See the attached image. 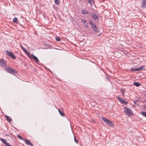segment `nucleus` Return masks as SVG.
Returning a JSON list of instances; mask_svg holds the SVG:
<instances>
[{
    "mask_svg": "<svg viewBox=\"0 0 146 146\" xmlns=\"http://www.w3.org/2000/svg\"><path fill=\"white\" fill-rule=\"evenodd\" d=\"M81 22L84 23H86V21L84 19H82L81 20Z\"/></svg>",
    "mask_w": 146,
    "mask_h": 146,
    "instance_id": "c85d7f7f",
    "label": "nucleus"
},
{
    "mask_svg": "<svg viewBox=\"0 0 146 146\" xmlns=\"http://www.w3.org/2000/svg\"><path fill=\"white\" fill-rule=\"evenodd\" d=\"M133 84L134 85L137 87L139 86L140 85V83L138 82H134L133 83Z\"/></svg>",
    "mask_w": 146,
    "mask_h": 146,
    "instance_id": "f3484780",
    "label": "nucleus"
},
{
    "mask_svg": "<svg viewBox=\"0 0 146 146\" xmlns=\"http://www.w3.org/2000/svg\"><path fill=\"white\" fill-rule=\"evenodd\" d=\"M74 140L75 142H76V143H78V141L77 139H76L75 137H74Z\"/></svg>",
    "mask_w": 146,
    "mask_h": 146,
    "instance_id": "7c9ffc66",
    "label": "nucleus"
},
{
    "mask_svg": "<svg viewBox=\"0 0 146 146\" xmlns=\"http://www.w3.org/2000/svg\"><path fill=\"white\" fill-rule=\"evenodd\" d=\"M141 114L142 115H144L146 117V112H142Z\"/></svg>",
    "mask_w": 146,
    "mask_h": 146,
    "instance_id": "bb28decb",
    "label": "nucleus"
},
{
    "mask_svg": "<svg viewBox=\"0 0 146 146\" xmlns=\"http://www.w3.org/2000/svg\"><path fill=\"white\" fill-rule=\"evenodd\" d=\"M17 137L19 138V139H20L22 140H24V139H23L21 136H20L19 135H17Z\"/></svg>",
    "mask_w": 146,
    "mask_h": 146,
    "instance_id": "cd10ccee",
    "label": "nucleus"
},
{
    "mask_svg": "<svg viewBox=\"0 0 146 146\" xmlns=\"http://www.w3.org/2000/svg\"><path fill=\"white\" fill-rule=\"evenodd\" d=\"M102 119L103 121L106 123L107 125L109 122L110 120L108 119H106V118L102 117Z\"/></svg>",
    "mask_w": 146,
    "mask_h": 146,
    "instance_id": "6e6552de",
    "label": "nucleus"
},
{
    "mask_svg": "<svg viewBox=\"0 0 146 146\" xmlns=\"http://www.w3.org/2000/svg\"><path fill=\"white\" fill-rule=\"evenodd\" d=\"M142 67H139V68H131V69H130V70L132 71H138V70H141L142 69Z\"/></svg>",
    "mask_w": 146,
    "mask_h": 146,
    "instance_id": "9d476101",
    "label": "nucleus"
},
{
    "mask_svg": "<svg viewBox=\"0 0 146 146\" xmlns=\"http://www.w3.org/2000/svg\"><path fill=\"white\" fill-rule=\"evenodd\" d=\"M20 46L21 47L22 49L23 50L24 52L26 51V49L24 48L21 44H20Z\"/></svg>",
    "mask_w": 146,
    "mask_h": 146,
    "instance_id": "a878e982",
    "label": "nucleus"
},
{
    "mask_svg": "<svg viewBox=\"0 0 146 146\" xmlns=\"http://www.w3.org/2000/svg\"><path fill=\"white\" fill-rule=\"evenodd\" d=\"M90 23L91 25V27L92 28L95 27L96 26V25L94 23L91 21H90Z\"/></svg>",
    "mask_w": 146,
    "mask_h": 146,
    "instance_id": "f8f14e48",
    "label": "nucleus"
},
{
    "mask_svg": "<svg viewBox=\"0 0 146 146\" xmlns=\"http://www.w3.org/2000/svg\"><path fill=\"white\" fill-rule=\"evenodd\" d=\"M0 140L3 143H4V144L5 145H6L9 143H6V140L5 139H2V138H1L0 139Z\"/></svg>",
    "mask_w": 146,
    "mask_h": 146,
    "instance_id": "9b49d317",
    "label": "nucleus"
},
{
    "mask_svg": "<svg viewBox=\"0 0 146 146\" xmlns=\"http://www.w3.org/2000/svg\"><path fill=\"white\" fill-rule=\"evenodd\" d=\"M146 5V0H142V2L141 3V7L143 8H145Z\"/></svg>",
    "mask_w": 146,
    "mask_h": 146,
    "instance_id": "0eeeda50",
    "label": "nucleus"
},
{
    "mask_svg": "<svg viewBox=\"0 0 146 146\" xmlns=\"http://www.w3.org/2000/svg\"><path fill=\"white\" fill-rule=\"evenodd\" d=\"M6 53L7 54V55H8L10 57L11 56L12 54L13 53L12 52H10L8 51H6Z\"/></svg>",
    "mask_w": 146,
    "mask_h": 146,
    "instance_id": "ddd939ff",
    "label": "nucleus"
},
{
    "mask_svg": "<svg viewBox=\"0 0 146 146\" xmlns=\"http://www.w3.org/2000/svg\"><path fill=\"white\" fill-rule=\"evenodd\" d=\"M117 99L122 104L127 105V102L125 101L123 99L118 97L117 98Z\"/></svg>",
    "mask_w": 146,
    "mask_h": 146,
    "instance_id": "f03ea898",
    "label": "nucleus"
},
{
    "mask_svg": "<svg viewBox=\"0 0 146 146\" xmlns=\"http://www.w3.org/2000/svg\"><path fill=\"white\" fill-rule=\"evenodd\" d=\"M18 19L17 18L15 17L13 20V22L14 23H17Z\"/></svg>",
    "mask_w": 146,
    "mask_h": 146,
    "instance_id": "a211bd4d",
    "label": "nucleus"
},
{
    "mask_svg": "<svg viewBox=\"0 0 146 146\" xmlns=\"http://www.w3.org/2000/svg\"><path fill=\"white\" fill-rule=\"evenodd\" d=\"M82 13L84 14H88V12L85 10H82Z\"/></svg>",
    "mask_w": 146,
    "mask_h": 146,
    "instance_id": "aec40b11",
    "label": "nucleus"
},
{
    "mask_svg": "<svg viewBox=\"0 0 146 146\" xmlns=\"http://www.w3.org/2000/svg\"><path fill=\"white\" fill-rule=\"evenodd\" d=\"M5 117H6L7 119L9 122H10L12 121L11 118L10 117L7 115H5Z\"/></svg>",
    "mask_w": 146,
    "mask_h": 146,
    "instance_id": "4468645a",
    "label": "nucleus"
},
{
    "mask_svg": "<svg viewBox=\"0 0 146 146\" xmlns=\"http://www.w3.org/2000/svg\"><path fill=\"white\" fill-rule=\"evenodd\" d=\"M31 59L35 61L37 63L39 62V60L38 58L33 54H31Z\"/></svg>",
    "mask_w": 146,
    "mask_h": 146,
    "instance_id": "20e7f679",
    "label": "nucleus"
},
{
    "mask_svg": "<svg viewBox=\"0 0 146 146\" xmlns=\"http://www.w3.org/2000/svg\"><path fill=\"white\" fill-rule=\"evenodd\" d=\"M92 18L95 20H99V15H97L95 13L92 15Z\"/></svg>",
    "mask_w": 146,
    "mask_h": 146,
    "instance_id": "423d86ee",
    "label": "nucleus"
},
{
    "mask_svg": "<svg viewBox=\"0 0 146 146\" xmlns=\"http://www.w3.org/2000/svg\"><path fill=\"white\" fill-rule=\"evenodd\" d=\"M88 2L90 4V5H92L94 3L93 1L92 0H88Z\"/></svg>",
    "mask_w": 146,
    "mask_h": 146,
    "instance_id": "6ab92c4d",
    "label": "nucleus"
},
{
    "mask_svg": "<svg viewBox=\"0 0 146 146\" xmlns=\"http://www.w3.org/2000/svg\"><path fill=\"white\" fill-rule=\"evenodd\" d=\"M10 58L12 59H15L16 57L14 56L13 54V53L11 56L10 57Z\"/></svg>",
    "mask_w": 146,
    "mask_h": 146,
    "instance_id": "393cba45",
    "label": "nucleus"
},
{
    "mask_svg": "<svg viewBox=\"0 0 146 146\" xmlns=\"http://www.w3.org/2000/svg\"><path fill=\"white\" fill-rule=\"evenodd\" d=\"M137 102V101H134V102L135 103Z\"/></svg>",
    "mask_w": 146,
    "mask_h": 146,
    "instance_id": "72a5a7b5",
    "label": "nucleus"
},
{
    "mask_svg": "<svg viewBox=\"0 0 146 146\" xmlns=\"http://www.w3.org/2000/svg\"><path fill=\"white\" fill-rule=\"evenodd\" d=\"M0 64L2 66H6V62L5 60L3 59H0Z\"/></svg>",
    "mask_w": 146,
    "mask_h": 146,
    "instance_id": "7ed1b4c3",
    "label": "nucleus"
},
{
    "mask_svg": "<svg viewBox=\"0 0 146 146\" xmlns=\"http://www.w3.org/2000/svg\"><path fill=\"white\" fill-rule=\"evenodd\" d=\"M93 30L96 32H99V30L98 29L97 27L96 26L95 27L92 28Z\"/></svg>",
    "mask_w": 146,
    "mask_h": 146,
    "instance_id": "dca6fc26",
    "label": "nucleus"
},
{
    "mask_svg": "<svg viewBox=\"0 0 146 146\" xmlns=\"http://www.w3.org/2000/svg\"><path fill=\"white\" fill-rule=\"evenodd\" d=\"M24 141H25V143L27 144L30 145L31 146H33V144L29 141L27 140L26 139H24Z\"/></svg>",
    "mask_w": 146,
    "mask_h": 146,
    "instance_id": "1a4fd4ad",
    "label": "nucleus"
},
{
    "mask_svg": "<svg viewBox=\"0 0 146 146\" xmlns=\"http://www.w3.org/2000/svg\"><path fill=\"white\" fill-rule=\"evenodd\" d=\"M124 111L125 113H126V114L128 115H132L133 114V112L129 108L125 107Z\"/></svg>",
    "mask_w": 146,
    "mask_h": 146,
    "instance_id": "f257e3e1",
    "label": "nucleus"
},
{
    "mask_svg": "<svg viewBox=\"0 0 146 146\" xmlns=\"http://www.w3.org/2000/svg\"><path fill=\"white\" fill-rule=\"evenodd\" d=\"M125 89H124L121 88L120 89V90L121 91L122 93L123 94V96L124 94V91Z\"/></svg>",
    "mask_w": 146,
    "mask_h": 146,
    "instance_id": "5701e85b",
    "label": "nucleus"
},
{
    "mask_svg": "<svg viewBox=\"0 0 146 146\" xmlns=\"http://www.w3.org/2000/svg\"><path fill=\"white\" fill-rule=\"evenodd\" d=\"M55 38L56 40L57 41H60V38L58 37H56Z\"/></svg>",
    "mask_w": 146,
    "mask_h": 146,
    "instance_id": "c756f323",
    "label": "nucleus"
},
{
    "mask_svg": "<svg viewBox=\"0 0 146 146\" xmlns=\"http://www.w3.org/2000/svg\"><path fill=\"white\" fill-rule=\"evenodd\" d=\"M143 108L146 109V105L144 106Z\"/></svg>",
    "mask_w": 146,
    "mask_h": 146,
    "instance_id": "473e14b6",
    "label": "nucleus"
},
{
    "mask_svg": "<svg viewBox=\"0 0 146 146\" xmlns=\"http://www.w3.org/2000/svg\"><path fill=\"white\" fill-rule=\"evenodd\" d=\"M60 2L59 0H55V3L56 5L59 4Z\"/></svg>",
    "mask_w": 146,
    "mask_h": 146,
    "instance_id": "b1692460",
    "label": "nucleus"
},
{
    "mask_svg": "<svg viewBox=\"0 0 146 146\" xmlns=\"http://www.w3.org/2000/svg\"><path fill=\"white\" fill-rule=\"evenodd\" d=\"M145 103H146V100H145Z\"/></svg>",
    "mask_w": 146,
    "mask_h": 146,
    "instance_id": "f704fd0d",
    "label": "nucleus"
},
{
    "mask_svg": "<svg viewBox=\"0 0 146 146\" xmlns=\"http://www.w3.org/2000/svg\"><path fill=\"white\" fill-rule=\"evenodd\" d=\"M85 27L86 28H89V26H88V23H85Z\"/></svg>",
    "mask_w": 146,
    "mask_h": 146,
    "instance_id": "2f4dec72",
    "label": "nucleus"
},
{
    "mask_svg": "<svg viewBox=\"0 0 146 146\" xmlns=\"http://www.w3.org/2000/svg\"><path fill=\"white\" fill-rule=\"evenodd\" d=\"M6 69L9 73L11 74H14L15 72V70L11 69L9 67H7Z\"/></svg>",
    "mask_w": 146,
    "mask_h": 146,
    "instance_id": "39448f33",
    "label": "nucleus"
},
{
    "mask_svg": "<svg viewBox=\"0 0 146 146\" xmlns=\"http://www.w3.org/2000/svg\"><path fill=\"white\" fill-rule=\"evenodd\" d=\"M107 125H109L111 127H113L114 125L112 122L110 121L109 122V123H108Z\"/></svg>",
    "mask_w": 146,
    "mask_h": 146,
    "instance_id": "2eb2a0df",
    "label": "nucleus"
},
{
    "mask_svg": "<svg viewBox=\"0 0 146 146\" xmlns=\"http://www.w3.org/2000/svg\"><path fill=\"white\" fill-rule=\"evenodd\" d=\"M58 111L60 114L61 116H64V114L62 111H61L60 110H58Z\"/></svg>",
    "mask_w": 146,
    "mask_h": 146,
    "instance_id": "412c9836",
    "label": "nucleus"
},
{
    "mask_svg": "<svg viewBox=\"0 0 146 146\" xmlns=\"http://www.w3.org/2000/svg\"><path fill=\"white\" fill-rule=\"evenodd\" d=\"M25 52L26 54L27 55H28L29 56V57L31 58V55L30 54L29 52H28L27 50Z\"/></svg>",
    "mask_w": 146,
    "mask_h": 146,
    "instance_id": "4be33fe9",
    "label": "nucleus"
}]
</instances>
